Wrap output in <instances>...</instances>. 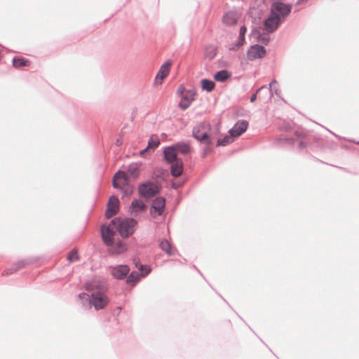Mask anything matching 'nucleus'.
Masks as SVG:
<instances>
[{
    "label": "nucleus",
    "mask_w": 359,
    "mask_h": 359,
    "mask_svg": "<svg viewBox=\"0 0 359 359\" xmlns=\"http://www.w3.org/2000/svg\"><path fill=\"white\" fill-rule=\"evenodd\" d=\"M346 140L349 142H353V143H355V144L359 145V141H355L354 140H352V139H347Z\"/></svg>",
    "instance_id": "47"
},
{
    "label": "nucleus",
    "mask_w": 359,
    "mask_h": 359,
    "mask_svg": "<svg viewBox=\"0 0 359 359\" xmlns=\"http://www.w3.org/2000/svg\"><path fill=\"white\" fill-rule=\"evenodd\" d=\"M101 236L103 242L107 246H112L114 245V236L115 231L109 226L102 224L100 227Z\"/></svg>",
    "instance_id": "13"
},
{
    "label": "nucleus",
    "mask_w": 359,
    "mask_h": 359,
    "mask_svg": "<svg viewBox=\"0 0 359 359\" xmlns=\"http://www.w3.org/2000/svg\"><path fill=\"white\" fill-rule=\"evenodd\" d=\"M133 262H134V264H135V266H136V264H137V265L139 266L141 264H139V262H136V259H134V260H133Z\"/></svg>",
    "instance_id": "52"
},
{
    "label": "nucleus",
    "mask_w": 359,
    "mask_h": 359,
    "mask_svg": "<svg viewBox=\"0 0 359 359\" xmlns=\"http://www.w3.org/2000/svg\"><path fill=\"white\" fill-rule=\"evenodd\" d=\"M165 208V199L163 196H158L152 200L149 208L150 216L155 219L158 216H162Z\"/></svg>",
    "instance_id": "7"
},
{
    "label": "nucleus",
    "mask_w": 359,
    "mask_h": 359,
    "mask_svg": "<svg viewBox=\"0 0 359 359\" xmlns=\"http://www.w3.org/2000/svg\"><path fill=\"white\" fill-rule=\"evenodd\" d=\"M163 158L168 163L181 160L178 158L175 149L172 144L163 148Z\"/></svg>",
    "instance_id": "15"
},
{
    "label": "nucleus",
    "mask_w": 359,
    "mask_h": 359,
    "mask_svg": "<svg viewBox=\"0 0 359 359\" xmlns=\"http://www.w3.org/2000/svg\"><path fill=\"white\" fill-rule=\"evenodd\" d=\"M276 83V81L273 79L272 81L269 83V93H270V97L273 95V90L274 91V93L276 95L279 94V90L278 88H276L273 85Z\"/></svg>",
    "instance_id": "34"
},
{
    "label": "nucleus",
    "mask_w": 359,
    "mask_h": 359,
    "mask_svg": "<svg viewBox=\"0 0 359 359\" xmlns=\"http://www.w3.org/2000/svg\"><path fill=\"white\" fill-rule=\"evenodd\" d=\"M13 65L15 67H22L28 66L30 62L24 57H14L12 60Z\"/></svg>",
    "instance_id": "27"
},
{
    "label": "nucleus",
    "mask_w": 359,
    "mask_h": 359,
    "mask_svg": "<svg viewBox=\"0 0 359 359\" xmlns=\"http://www.w3.org/2000/svg\"><path fill=\"white\" fill-rule=\"evenodd\" d=\"M250 35L255 37L257 41H262L265 45L269 43L270 39L269 36L262 34L257 28H255L252 30Z\"/></svg>",
    "instance_id": "24"
},
{
    "label": "nucleus",
    "mask_w": 359,
    "mask_h": 359,
    "mask_svg": "<svg viewBox=\"0 0 359 359\" xmlns=\"http://www.w3.org/2000/svg\"><path fill=\"white\" fill-rule=\"evenodd\" d=\"M292 6L290 4H285L281 1H273L270 8V12L276 18L282 21V19L286 18L291 13Z\"/></svg>",
    "instance_id": "2"
},
{
    "label": "nucleus",
    "mask_w": 359,
    "mask_h": 359,
    "mask_svg": "<svg viewBox=\"0 0 359 359\" xmlns=\"http://www.w3.org/2000/svg\"><path fill=\"white\" fill-rule=\"evenodd\" d=\"M186 89L183 85H180L177 90V93L182 97L183 95H186Z\"/></svg>",
    "instance_id": "42"
},
{
    "label": "nucleus",
    "mask_w": 359,
    "mask_h": 359,
    "mask_svg": "<svg viewBox=\"0 0 359 359\" xmlns=\"http://www.w3.org/2000/svg\"><path fill=\"white\" fill-rule=\"evenodd\" d=\"M161 249L168 255H172L171 251V245L167 239H163L159 244Z\"/></svg>",
    "instance_id": "29"
},
{
    "label": "nucleus",
    "mask_w": 359,
    "mask_h": 359,
    "mask_svg": "<svg viewBox=\"0 0 359 359\" xmlns=\"http://www.w3.org/2000/svg\"><path fill=\"white\" fill-rule=\"evenodd\" d=\"M184 184V182H178V183H176V182H172L171 186H172V188L174 189H178L179 187H180L181 186H182V184Z\"/></svg>",
    "instance_id": "45"
},
{
    "label": "nucleus",
    "mask_w": 359,
    "mask_h": 359,
    "mask_svg": "<svg viewBox=\"0 0 359 359\" xmlns=\"http://www.w3.org/2000/svg\"><path fill=\"white\" fill-rule=\"evenodd\" d=\"M121 217H115L113 219L111 220L110 223H109V226H113V227H115L116 229H117L118 226V223L121 222Z\"/></svg>",
    "instance_id": "38"
},
{
    "label": "nucleus",
    "mask_w": 359,
    "mask_h": 359,
    "mask_svg": "<svg viewBox=\"0 0 359 359\" xmlns=\"http://www.w3.org/2000/svg\"><path fill=\"white\" fill-rule=\"evenodd\" d=\"M86 288L88 291L92 292H100V293H105L107 290V285L104 280L94 279L86 283Z\"/></svg>",
    "instance_id": "11"
},
{
    "label": "nucleus",
    "mask_w": 359,
    "mask_h": 359,
    "mask_svg": "<svg viewBox=\"0 0 359 359\" xmlns=\"http://www.w3.org/2000/svg\"><path fill=\"white\" fill-rule=\"evenodd\" d=\"M120 187H117L121 191L122 197H128L131 196L134 192V186L128 184V181L118 180Z\"/></svg>",
    "instance_id": "17"
},
{
    "label": "nucleus",
    "mask_w": 359,
    "mask_h": 359,
    "mask_svg": "<svg viewBox=\"0 0 359 359\" xmlns=\"http://www.w3.org/2000/svg\"><path fill=\"white\" fill-rule=\"evenodd\" d=\"M170 174L175 177L180 176L184 170V163L182 160L177 161L176 162L170 163Z\"/></svg>",
    "instance_id": "20"
},
{
    "label": "nucleus",
    "mask_w": 359,
    "mask_h": 359,
    "mask_svg": "<svg viewBox=\"0 0 359 359\" xmlns=\"http://www.w3.org/2000/svg\"><path fill=\"white\" fill-rule=\"evenodd\" d=\"M216 55V50L213 48H210L209 50L206 51V56L210 59H212Z\"/></svg>",
    "instance_id": "41"
},
{
    "label": "nucleus",
    "mask_w": 359,
    "mask_h": 359,
    "mask_svg": "<svg viewBox=\"0 0 359 359\" xmlns=\"http://www.w3.org/2000/svg\"><path fill=\"white\" fill-rule=\"evenodd\" d=\"M110 247L112 252L115 254H121L127 250L126 245L121 241H118L116 243H114V245Z\"/></svg>",
    "instance_id": "26"
},
{
    "label": "nucleus",
    "mask_w": 359,
    "mask_h": 359,
    "mask_svg": "<svg viewBox=\"0 0 359 359\" xmlns=\"http://www.w3.org/2000/svg\"><path fill=\"white\" fill-rule=\"evenodd\" d=\"M201 83L202 90L208 93L212 92L215 88V82L208 79H201Z\"/></svg>",
    "instance_id": "25"
},
{
    "label": "nucleus",
    "mask_w": 359,
    "mask_h": 359,
    "mask_svg": "<svg viewBox=\"0 0 359 359\" xmlns=\"http://www.w3.org/2000/svg\"><path fill=\"white\" fill-rule=\"evenodd\" d=\"M78 297L82 300V301H86L88 302V304H89V302H90V295L86 293V292H81L80 293L79 295H78Z\"/></svg>",
    "instance_id": "39"
},
{
    "label": "nucleus",
    "mask_w": 359,
    "mask_h": 359,
    "mask_svg": "<svg viewBox=\"0 0 359 359\" xmlns=\"http://www.w3.org/2000/svg\"><path fill=\"white\" fill-rule=\"evenodd\" d=\"M265 86H262V87H260L257 91L255 93L252 94L250 98V101L251 102H254L256 100H257V95L259 91H260L262 88H264Z\"/></svg>",
    "instance_id": "43"
},
{
    "label": "nucleus",
    "mask_w": 359,
    "mask_h": 359,
    "mask_svg": "<svg viewBox=\"0 0 359 359\" xmlns=\"http://www.w3.org/2000/svg\"><path fill=\"white\" fill-rule=\"evenodd\" d=\"M137 224V222L134 218L128 217L121 219V222L118 223V226L116 231L122 238H128L134 233L135 226Z\"/></svg>",
    "instance_id": "4"
},
{
    "label": "nucleus",
    "mask_w": 359,
    "mask_h": 359,
    "mask_svg": "<svg viewBox=\"0 0 359 359\" xmlns=\"http://www.w3.org/2000/svg\"><path fill=\"white\" fill-rule=\"evenodd\" d=\"M175 149L177 154H187L191 151L190 145L184 142H177L172 144Z\"/></svg>",
    "instance_id": "22"
},
{
    "label": "nucleus",
    "mask_w": 359,
    "mask_h": 359,
    "mask_svg": "<svg viewBox=\"0 0 359 359\" xmlns=\"http://www.w3.org/2000/svg\"><path fill=\"white\" fill-rule=\"evenodd\" d=\"M79 259V254L75 249L72 250L68 253L67 259L69 262H72Z\"/></svg>",
    "instance_id": "32"
},
{
    "label": "nucleus",
    "mask_w": 359,
    "mask_h": 359,
    "mask_svg": "<svg viewBox=\"0 0 359 359\" xmlns=\"http://www.w3.org/2000/svg\"><path fill=\"white\" fill-rule=\"evenodd\" d=\"M281 22V20L270 12L269 17L264 20L263 25L268 33H273L279 27Z\"/></svg>",
    "instance_id": "12"
},
{
    "label": "nucleus",
    "mask_w": 359,
    "mask_h": 359,
    "mask_svg": "<svg viewBox=\"0 0 359 359\" xmlns=\"http://www.w3.org/2000/svg\"><path fill=\"white\" fill-rule=\"evenodd\" d=\"M231 76V73L226 69H222L214 74V79L218 82H225Z\"/></svg>",
    "instance_id": "23"
},
{
    "label": "nucleus",
    "mask_w": 359,
    "mask_h": 359,
    "mask_svg": "<svg viewBox=\"0 0 359 359\" xmlns=\"http://www.w3.org/2000/svg\"><path fill=\"white\" fill-rule=\"evenodd\" d=\"M192 135L196 140L207 145H212L213 142L210 135L205 131V124L203 123L194 127Z\"/></svg>",
    "instance_id": "8"
},
{
    "label": "nucleus",
    "mask_w": 359,
    "mask_h": 359,
    "mask_svg": "<svg viewBox=\"0 0 359 359\" xmlns=\"http://www.w3.org/2000/svg\"><path fill=\"white\" fill-rule=\"evenodd\" d=\"M197 271H198V273H199L201 276H203V275H202V273H201V271H199V270H198V269H197Z\"/></svg>",
    "instance_id": "53"
},
{
    "label": "nucleus",
    "mask_w": 359,
    "mask_h": 359,
    "mask_svg": "<svg viewBox=\"0 0 359 359\" xmlns=\"http://www.w3.org/2000/svg\"><path fill=\"white\" fill-rule=\"evenodd\" d=\"M266 54V50L262 45L254 44L247 50L246 56L248 60L253 61L263 58Z\"/></svg>",
    "instance_id": "10"
},
{
    "label": "nucleus",
    "mask_w": 359,
    "mask_h": 359,
    "mask_svg": "<svg viewBox=\"0 0 359 359\" xmlns=\"http://www.w3.org/2000/svg\"><path fill=\"white\" fill-rule=\"evenodd\" d=\"M159 144L160 141L158 137L156 135H152L148 141L147 148L154 150Z\"/></svg>",
    "instance_id": "30"
},
{
    "label": "nucleus",
    "mask_w": 359,
    "mask_h": 359,
    "mask_svg": "<svg viewBox=\"0 0 359 359\" xmlns=\"http://www.w3.org/2000/svg\"><path fill=\"white\" fill-rule=\"evenodd\" d=\"M118 206H119L118 198L114 195L111 196L109 198L107 207L118 209Z\"/></svg>",
    "instance_id": "31"
},
{
    "label": "nucleus",
    "mask_w": 359,
    "mask_h": 359,
    "mask_svg": "<svg viewBox=\"0 0 359 359\" xmlns=\"http://www.w3.org/2000/svg\"><path fill=\"white\" fill-rule=\"evenodd\" d=\"M148 149L149 148H147V147L145 149L141 150L140 152V155L142 156L147 151Z\"/></svg>",
    "instance_id": "49"
},
{
    "label": "nucleus",
    "mask_w": 359,
    "mask_h": 359,
    "mask_svg": "<svg viewBox=\"0 0 359 359\" xmlns=\"http://www.w3.org/2000/svg\"><path fill=\"white\" fill-rule=\"evenodd\" d=\"M109 271L114 278L124 280L130 272V267L127 264H118L109 266Z\"/></svg>",
    "instance_id": "9"
},
{
    "label": "nucleus",
    "mask_w": 359,
    "mask_h": 359,
    "mask_svg": "<svg viewBox=\"0 0 359 359\" xmlns=\"http://www.w3.org/2000/svg\"><path fill=\"white\" fill-rule=\"evenodd\" d=\"M146 208V205L141 200L135 199L132 201L129 210L131 214H137L144 211Z\"/></svg>",
    "instance_id": "21"
},
{
    "label": "nucleus",
    "mask_w": 359,
    "mask_h": 359,
    "mask_svg": "<svg viewBox=\"0 0 359 359\" xmlns=\"http://www.w3.org/2000/svg\"><path fill=\"white\" fill-rule=\"evenodd\" d=\"M244 43V41H241V39H238L236 41H235L234 43H233L229 49L230 50H237L238 48H239L241 46H243Z\"/></svg>",
    "instance_id": "36"
},
{
    "label": "nucleus",
    "mask_w": 359,
    "mask_h": 359,
    "mask_svg": "<svg viewBox=\"0 0 359 359\" xmlns=\"http://www.w3.org/2000/svg\"><path fill=\"white\" fill-rule=\"evenodd\" d=\"M246 32H247L246 27L245 25H242L240 27L238 39H241V41H245V36Z\"/></svg>",
    "instance_id": "37"
},
{
    "label": "nucleus",
    "mask_w": 359,
    "mask_h": 359,
    "mask_svg": "<svg viewBox=\"0 0 359 359\" xmlns=\"http://www.w3.org/2000/svg\"><path fill=\"white\" fill-rule=\"evenodd\" d=\"M17 271H18V270L16 269V266H15V264H13L10 268L5 269L2 275L3 276H9V275L14 273Z\"/></svg>",
    "instance_id": "35"
},
{
    "label": "nucleus",
    "mask_w": 359,
    "mask_h": 359,
    "mask_svg": "<svg viewBox=\"0 0 359 359\" xmlns=\"http://www.w3.org/2000/svg\"><path fill=\"white\" fill-rule=\"evenodd\" d=\"M194 94L190 90H187L185 95L181 97V101L179 103V107L182 110L187 109L194 100Z\"/></svg>",
    "instance_id": "19"
},
{
    "label": "nucleus",
    "mask_w": 359,
    "mask_h": 359,
    "mask_svg": "<svg viewBox=\"0 0 359 359\" xmlns=\"http://www.w3.org/2000/svg\"><path fill=\"white\" fill-rule=\"evenodd\" d=\"M233 137H231V135H225L222 139H219L217 141L216 147H220V146H226L230 144L233 142Z\"/></svg>",
    "instance_id": "28"
},
{
    "label": "nucleus",
    "mask_w": 359,
    "mask_h": 359,
    "mask_svg": "<svg viewBox=\"0 0 359 359\" xmlns=\"http://www.w3.org/2000/svg\"><path fill=\"white\" fill-rule=\"evenodd\" d=\"M295 135L297 136V137H302L303 136L302 133L301 132H299V131H296L295 132Z\"/></svg>",
    "instance_id": "50"
},
{
    "label": "nucleus",
    "mask_w": 359,
    "mask_h": 359,
    "mask_svg": "<svg viewBox=\"0 0 359 359\" xmlns=\"http://www.w3.org/2000/svg\"><path fill=\"white\" fill-rule=\"evenodd\" d=\"M27 264V262L25 260H20L15 263V266L18 270L22 269Z\"/></svg>",
    "instance_id": "40"
},
{
    "label": "nucleus",
    "mask_w": 359,
    "mask_h": 359,
    "mask_svg": "<svg viewBox=\"0 0 359 359\" xmlns=\"http://www.w3.org/2000/svg\"><path fill=\"white\" fill-rule=\"evenodd\" d=\"M140 165L138 163H133L128 165L126 171L118 170L113 176L112 186L114 188L119 187L118 180L129 181L130 179H137L140 175Z\"/></svg>",
    "instance_id": "1"
},
{
    "label": "nucleus",
    "mask_w": 359,
    "mask_h": 359,
    "mask_svg": "<svg viewBox=\"0 0 359 359\" xmlns=\"http://www.w3.org/2000/svg\"><path fill=\"white\" fill-rule=\"evenodd\" d=\"M287 142L289 144H293V142H294L293 140H292V139H287Z\"/></svg>",
    "instance_id": "51"
},
{
    "label": "nucleus",
    "mask_w": 359,
    "mask_h": 359,
    "mask_svg": "<svg viewBox=\"0 0 359 359\" xmlns=\"http://www.w3.org/2000/svg\"><path fill=\"white\" fill-rule=\"evenodd\" d=\"M136 268L140 271V273L133 271L131 273L129 272L126 277V284L132 287L135 286L141 278L148 276L151 271V267L146 264H140L139 266L136 264Z\"/></svg>",
    "instance_id": "3"
},
{
    "label": "nucleus",
    "mask_w": 359,
    "mask_h": 359,
    "mask_svg": "<svg viewBox=\"0 0 359 359\" xmlns=\"http://www.w3.org/2000/svg\"><path fill=\"white\" fill-rule=\"evenodd\" d=\"M223 22L227 26L234 25L238 21V15L234 11L226 12L222 18Z\"/></svg>",
    "instance_id": "18"
},
{
    "label": "nucleus",
    "mask_w": 359,
    "mask_h": 359,
    "mask_svg": "<svg viewBox=\"0 0 359 359\" xmlns=\"http://www.w3.org/2000/svg\"><path fill=\"white\" fill-rule=\"evenodd\" d=\"M210 145L206 144V147L203 149L202 157L205 158L208 153L212 151V149L210 147Z\"/></svg>",
    "instance_id": "44"
},
{
    "label": "nucleus",
    "mask_w": 359,
    "mask_h": 359,
    "mask_svg": "<svg viewBox=\"0 0 359 359\" xmlns=\"http://www.w3.org/2000/svg\"><path fill=\"white\" fill-rule=\"evenodd\" d=\"M171 65L172 62L170 60H167L161 66L160 69L156 76V82L157 83L161 84L162 83V80L168 76Z\"/></svg>",
    "instance_id": "16"
},
{
    "label": "nucleus",
    "mask_w": 359,
    "mask_h": 359,
    "mask_svg": "<svg viewBox=\"0 0 359 359\" xmlns=\"http://www.w3.org/2000/svg\"><path fill=\"white\" fill-rule=\"evenodd\" d=\"M159 192V187L149 180L142 182L138 186V194L141 198H151Z\"/></svg>",
    "instance_id": "5"
},
{
    "label": "nucleus",
    "mask_w": 359,
    "mask_h": 359,
    "mask_svg": "<svg viewBox=\"0 0 359 359\" xmlns=\"http://www.w3.org/2000/svg\"><path fill=\"white\" fill-rule=\"evenodd\" d=\"M109 302V297L105 293L91 292L89 306H93L96 311L103 309Z\"/></svg>",
    "instance_id": "6"
},
{
    "label": "nucleus",
    "mask_w": 359,
    "mask_h": 359,
    "mask_svg": "<svg viewBox=\"0 0 359 359\" xmlns=\"http://www.w3.org/2000/svg\"><path fill=\"white\" fill-rule=\"evenodd\" d=\"M118 209L107 207L105 211V217L107 219L111 218L113 216L118 213Z\"/></svg>",
    "instance_id": "33"
},
{
    "label": "nucleus",
    "mask_w": 359,
    "mask_h": 359,
    "mask_svg": "<svg viewBox=\"0 0 359 359\" xmlns=\"http://www.w3.org/2000/svg\"><path fill=\"white\" fill-rule=\"evenodd\" d=\"M307 144L304 142H300L299 143V149H303V148H305L306 147Z\"/></svg>",
    "instance_id": "46"
},
{
    "label": "nucleus",
    "mask_w": 359,
    "mask_h": 359,
    "mask_svg": "<svg viewBox=\"0 0 359 359\" xmlns=\"http://www.w3.org/2000/svg\"><path fill=\"white\" fill-rule=\"evenodd\" d=\"M248 127V122L245 120L238 121L234 126L229 130L231 137H236L241 135L246 131Z\"/></svg>",
    "instance_id": "14"
},
{
    "label": "nucleus",
    "mask_w": 359,
    "mask_h": 359,
    "mask_svg": "<svg viewBox=\"0 0 359 359\" xmlns=\"http://www.w3.org/2000/svg\"><path fill=\"white\" fill-rule=\"evenodd\" d=\"M306 1H307V0H297L296 5H300L302 3L306 2Z\"/></svg>",
    "instance_id": "48"
}]
</instances>
